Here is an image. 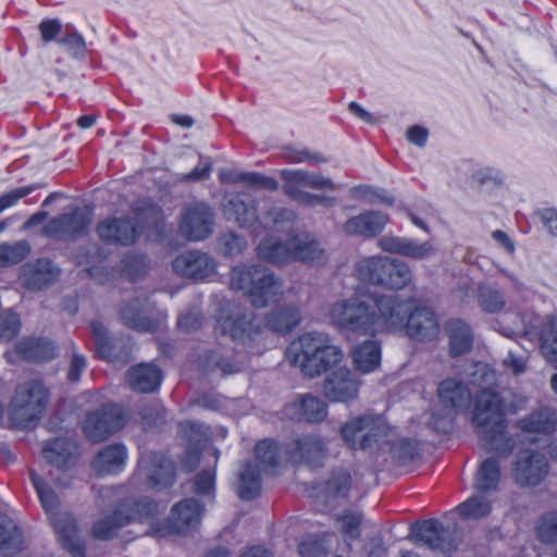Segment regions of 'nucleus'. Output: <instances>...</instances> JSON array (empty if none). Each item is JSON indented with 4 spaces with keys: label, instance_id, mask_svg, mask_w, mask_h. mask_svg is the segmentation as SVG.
<instances>
[{
    "label": "nucleus",
    "instance_id": "obj_1",
    "mask_svg": "<svg viewBox=\"0 0 557 557\" xmlns=\"http://www.w3.org/2000/svg\"><path fill=\"white\" fill-rule=\"evenodd\" d=\"M327 317L341 331L359 335L405 332L413 341L430 343L442 334L440 318L432 308L400 296H381L373 306L357 296L341 299L330 307Z\"/></svg>",
    "mask_w": 557,
    "mask_h": 557
},
{
    "label": "nucleus",
    "instance_id": "obj_2",
    "mask_svg": "<svg viewBox=\"0 0 557 557\" xmlns=\"http://www.w3.org/2000/svg\"><path fill=\"white\" fill-rule=\"evenodd\" d=\"M205 507L194 498H186L171 509L170 521L156 519L159 506L148 498L125 499L115 508L111 516L95 522L92 535L99 540H108L116 534L120 528L132 523L148 524L147 533L156 537L187 532L197 528L202 519Z\"/></svg>",
    "mask_w": 557,
    "mask_h": 557
},
{
    "label": "nucleus",
    "instance_id": "obj_3",
    "mask_svg": "<svg viewBox=\"0 0 557 557\" xmlns=\"http://www.w3.org/2000/svg\"><path fill=\"white\" fill-rule=\"evenodd\" d=\"M344 443L354 450L387 451L398 459L412 455V445L399 436L383 416L363 414L346 421L341 428Z\"/></svg>",
    "mask_w": 557,
    "mask_h": 557
},
{
    "label": "nucleus",
    "instance_id": "obj_4",
    "mask_svg": "<svg viewBox=\"0 0 557 557\" xmlns=\"http://www.w3.org/2000/svg\"><path fill=\"white\" fill-rule=\"evenodd\" d=\"M285 357L304 375L318 377L341 366L344 352L327 334L306 332L288 345Z\"/></svg>",
    "mask_w": 557,
    "mask_h": 557
},
{
    "label": "nucleus",
    "instance_id": "obj_5",
    "mask_svg": "<svg viewBox=\"0 0 557 557\" xmlns=\"http://www.w3.org/2000/svg\"><path fill=\"white\" fill-rule=\"evenodd\" d=\"M473 423L482 445L499 457H508L516 447V441L506 431L502 400L493 391H482L475 400Z\"/></svg>",
    "mask_w": 557,
    "mask_h": 557
},
{
    "label": "nucleus",
    "instance_id": "obj_6",
    "mask_svg": "<svg viewBox=\"0 0 557 557\" xmlns=\"http://www.w3.org/2000/svg\"><path fill=\"white\" fill-rule=\"evenodd\" d=\"M231 286L244 290L257 308L275 302L283 295L281 278L269 269L256 265L234 268L231 272Z\"/></svg>",
    "mask_w": 557,
    "mask_h": 557
},
{
    "label": "nucleus",
    "instance_id": "obj_7",
    "mask_svg": "<svg viewBox=\"0 0 557 557\" xmlns=\"http://www.w3.org/2000/svg\"><path fill=\"white\" fill-rule=\"evenodd\" d=\"M224 213L228 220H233L242 227L282 230L285 224L293 222L294 213L284 208H275L262 215L257 214L255 200L247 195H236L225 205Z\"/></svg>",
    "mask_w": 557,
    "mask_h": 557
},
{
    "label": "nucleus",
    "instance_id": "obj_8",
    "mask_svg": "<svg viewBox=\"0 0 557 557\" xmlns=\"http://www.w3.org/2000/svg\"><path fill=\"white\" fill-rule=\"evenodd\" d=\"M32 482L37 491L38 497L49 515L51 523L62 545L75 557L83 556V546L78 537L77 525L67 512H59V500L55 493L35 472L30 473Z\"/></svg>",
    "mask_w": 557,
    "mask_h": 557
},
{
    "label": "nucleus",
    "instance_id": "obj_9",
    "mask_svg": "<svg viewBox=\"0 0 557 557\" xmlns=\"http://www.w3.org/2000/svg\"><path fill=\"white\" fill-rule=\"evenodd\" d=\"M48 403V392L38 381L25 382L17 386L10 405L12 420L26 428L39 419Z\"/></svg>",
    "mask_w": 557,
    "mask_h": 557
},
{
    "label": "nucleus",
    "instance_id": "obj_10",
    "mask_svg": "<svg viewBox=\"0 0 557 557\" xmlns=\"http://www.w3.org/2000/svg\"><path fill=\"white\" fill-rule=\"evenodd\" d=\"M511 476L521 487L539 486L549 473V462L546 456L535 449H521L511 463Z\"/></svg>",
    "mask_w": 557,
    "mask_h": 557
},
{
    "label": "nucleus",
    "instance_id": "obj_11",
    "mask_svg": "<svg viewBox=\"0 0 557 557\" xmlns=\"http://www.w3.org/2000/svg\"><path fill=\"white\" fill-rule=\"evenodd\" d=\"M282 177L286 182V193L297 201L307 205L321 202L322 198L305 191V188L322 191H332L336 188L331 178L319 173L302 170H283Z\"/></svg>",
    "mask_w": 557,
    "mask_h": 557
},
{
    "label": "nucleus",
    "instance_id": "obj_12",
    "mask_svg": "<svg viewBox=\"0 0 557 557\" xmlns=\"http://www.w3.org/2000/svg\"><path fill=\"white\" fill-rule=\"evenodd\" d=\"M311 242L306 237H293L286 243H282L272 235L267 236L257 245L258 256L273 264H285L296 259H311L304 249Z\"/></svg>",
    "mask_w": 557,
    "mask_h": 557
},
{
    "label": "nucleus",
    "instance_id": "obj_13",
    "mask_svg": "<svg viewBox=\"0 0 557 557\" xmlns=\"http://www.w3.org/2000/svg\"><path fill=\"white\" fill-rule=\"evenodd\" d=\"M136 478L148 487H166L173 483V462L162 454H141Z\"/></svg>",
    "mask_w": 557,
    "mask_h": 557
},
{
    "label": "nucleus",
    "instance_id": "obj_14",
    "mask_svg": "<svg viewBox=\"0 0 557 557\" xmlns=\"http://www.w3.org/2000/svg\"><path fill=\"white\" fill-rule=\"evenodd\" d=\"M361 381L343 366L329 371L323 384L324 396L334 403H348L357 398Z\"/></svg>",
    "mask_w": 557,
    "mask_h": 557
},
{
    "label": "nucleus",
    "instance_id": "obj_15",
    "mask_svg": "<svg viewBox=\"0 0 557 557\" xmlns=\"http://www.w3.org/2000/svg\"><path fill=\"white\" fill-rule=\"evenodd\" d=\"M124 424L125 418L119 407L103 406L101 410L88 413L83 429L89 440L100 442L123 428Z\"/></svg>",
    "mask_w": 557,
    "mask_h": 557
},
{
    "label": "nucleus",
    "instance_id": "obj_16",
    "mask_svg": "<svg viewBox=\"0 0 557 557\" xmlns=\"http://www.w3.org/2000/svg\"><path fill=\"white\" fill-rule=\"evenodd\" d=\"M181 232L191 240L207 238L213 228V214L205 203H195L187 207L183 213Z\"/></svg>",
    "mask_w": 557,
    "mask_h": 557
},
{
    "label": "nucleus",
    "instance_id": "obj_17",
    "mask_svg": "<svg viewBox=\"0 0 557 557\" xmlns=\"http://www.w3.org/2000/svg\"><path fill=\"white\" fill-rule=\"evenodd\" d=\"M410 540L414 544H423L442 553L449 550V529L438 520H428L416 523L411 528Z\"/></svg>",
    "mask_w": 557,
    "mask_h": 557
},
{
    "label": "nucleus",
    "instance_id": "obj_18",
    "mask_svg": "<svg viewBox=\"0 0 557 557\" xmlns=\"http://www.w3.org/2000/svg\"><path fill=\"white\" fill-rule=\"evenodd\" d=\"M143 228L128 219L112 218L103 220L97 227V233L103 242L128 245L135 242Z\"/></svg>",
    "mask_w": 557,
    "mask_h": 557
},
{
    "label": "nucleus",
    "instance_id": "obj_19",
    "mask_svg": "<svg viewBox=\"0 0 557 557\" xmlns=\"http://www.w3.org/2000/svg\"><path fill=\"white\" fill-rule=\"evenodd\" d=\"M173 269L182 276L199 280L214 272L215 262L205 252L188 251L176 257Z\"/></svg>",
    "mask_w": 557,
    "mask_h": 557
},
{
    "label": "nucleus",
    "instance_id": "obj_20",
    "mask_svg": "<svg viewBox=\"0 0 557 557\" xmlns=\"http://www.w3.org/2000/svg\"><path fill=\"white\" fill-rule=\"evenodd\" d=\"M377 244L384 251L418 260L429 258L435 251L431 242H419L408 237L388 235L382 237Z\"/></svg>",
    "mask_w": 557,
    "mask_h": 557
},
{
    "label": "nucleus",
    "instance_id": "obj_21",
    "mask_svg": "<svg viewBox=\"0 0 557 557\" xmlns=\"http://www.w3.org/2000/svg\"><path fill=\"white\" fill-rule=\"evenodd\" d=\"M453 381L445 380L438 386L437 400L433 405L430 419L431 426L438 433L446 434L453 426Z\"/></svg>",
    "mask_w": 557,
    "mask_h": 557
},
{
    "label": "nucleus",
    "instance_id": "obj_22",
    "mask_svg": "<svg viewBox=\"0 0 557 557\" xmlns=\"http://www.w3.org/2000/svg\"><path fill=\"white\" fill-rule=\"evenodd\" d=\"M90 222V213L86 210L77 209L72 213L62 214L50 221L46 226V233L50 236H75L83 233Z\"/></svg>",
    "mask_w": 557,
    "mask_h": 557
},
{
    "label": "nucleus",
    "instance_id": "obj_23",
    "mask_svg": "<svg viewBox=\"0 0 557 557\" xmlns=\"http://www.w3.org/2000/svg\"><path fill=\"white\" fill-rule=\"evenodd\" d=\"M326 444L318 435H305L299 437L288 455L293 461L305 462L308 465H318L326 456ZM287 454V451H285Z\"/></svg>",
    "mask_w": 557,
    "mask_h": 557
},
{
    "label": "nucleus",
    "instance_id": "obj_24",
    "mask_svg": "<svg viewBox=\"0 0 557 557\" xmlns=\"http://www.w3.org/2000/svg\"><path fill=\"white\" fill-rule=\"evenodd\" d=\"M388 222L380 211H367L347 220L344 232L350 236L374 237L380 234Z\"/></svg>",
    "mask_w": 557,
    "mask_h": 557
},
{
    "label": "nucleus",
    "instance_id": "obj_25",
    "mask_svg": "<svg viewBox=\"0 0 557 557\" xmlns=\"http://www.w3.org/2000/svg\"><path fill=\"white\" fill-rule=\"evenodd\" d=\"M127 451L123 445H109L95 457L92 469L98 475L117 473L125 467Z\"/></svg>",
    "mask_w": 557,
    "mask_h": 557
},
{
    "label": "nucleus",
    "instance_id": "obj_26",
    "mask_svg": "<svg viewBox=\"0 0 557 557\" xmlns=\"http://www.w3.org/2000/svg\"><path fill=\"white\" fill-rule=\"evenodd\" d=\"M540 327L541 351L550 363H557V315H546ZM552 387L557 394V373L552 376Z\"/></svg>",
    "mask_w": 557,
    "mask_h": 557
},
{
    "label": "nucleus",
    "instance_id": "obj_27",
    "mask_svg": "<svg viewBox=\"0 0 557 557\" xmlns=\"http://www.w3.org/2000/svg\"><path fill=\"white\" fill-rule=\"evenodd\" d=\"M382 351L377 342L369 339L358 344L351 351L355 368L363 373H372L381 366Z\"/></svg>",
    "mask_w": 557,
    "mask_h": 557
},
{
    "label": "nucleus",
    "instance_id": "obj_28",
    "mask_svg": "<svg viewBox=\"0 0 557 557\" xmlns=\"http://www.w3.org/2000/svg\"><path fill=\"white\" fill-rule=\"evenodd\" d=\"M161 372L152 364H138L129 369L127 381L135 391L149 393L157 389L161 384Z\"/></svg>",
    "mask_w": 557,
    "mask_h": 557
},
{
    "label": "nucleus",
    "instance_id": "obj_29",
    "mask_svg": "<svg viewBox=\"0 0 557 557\" xmlns=\"http://www.w3.org/2000/svg\"><path fill=\"white\" fill-rule=\"evenodd\" d=\"M289 410H293L290 417L308 422H320L327 414L326 405L318 397L305 395L294 401Z\"/></svg>",
    "mask_w": 557,
    "mask_h": 557
},
{
    "label": "nucleus",
    "instance_id": "obj_30",
    "mask_svg": "<svg viewBox=\"0 0 557 557\" xmlns=\"http://www.w3.org/2000/svg\"><path fill=\"white\" fill-rule=\"evenodd\" d=\"M45 458L58 468L71 466L77 454V445L65 438H57L42 449Z\"/></svg>",
    "mask_w": 557,
    "mask_h": 557
},
{
    "label": "nucleus",
    "instance_id": "obj_31",
    "mask_svg": "<svg viewBox=\"0 0 557 557\" xmlns=\"http://www.w3.org/2000/svg\"><path fill=\"white\" fill-rule=\"evenodd\" d=\"M386 256H371L361 258L356 264L357 277L369 284L382 285L386 272Z\"/></svg>",
    "mask_w": 557,
    "mask_h": 557
},
{
    "label": "nucleus",
    "instance_id": "obj_32",
    "mask_svg": "<svg viewBox=\"0 0 557 557\" xmlns=\"http://www.w3.org/2000/svg\"><path fill=\"white\" fill-rule=\"evenodd\" d=\"M218 327L223 334H230L234 339L244 341L250 337L255 326L252 321L247 319L242 311L236 308L231 314H222L218 322Z\"/></svg>",
    "mask_w": 557,
    "mask_h": 557
},
{
    "label": "nucleus",
    "instance_id": "obj_33",
    "mask_svg": "<svg viewBox=\"0 0 557 557\" xmlns=\"http://www.w3.org/2000/svg\"><path fill=\"white\" fill-rule=\"evenodd\" d=\"M17 355L29 361H48L52 359L57 349L54 345L41 338H27L17 344Z\"/></svg>",
    "mask_w": 557,
    "mask_h": 557
},
{
    "label": "nucleus",
    "instance_id": "obj_34",
    "mask_svg": "<svg viewBox=\"0 0 557 557\" xmlns=\"http://www.w3.org/2000/svg\"><path fill=\"white\" fill-rule=\"evenodd\" d=\"M385 268L386 272L381 286L389 289H403L412 282V272L406 262L388 257Z\"/></svg>",
    "mask_w": 557,
    "mask_h": 557
},
{
    "label": "nucleus",
    "instance_id": "obj_35",
    "mask_svg": "<svg viewBox=\"0 0 557 557\" xmlns=\"http://www.w3.org/2000/svg\"><path fill=\"white\" fill-rule=\"evenodd\" d=\"M300 310L296 305L275 309L267 318L265 327L276 333H287L300 322Z\"/></svg>",
    "mask_w": 557,
    "mask_h": 557
},
{
    "label": "nucleus",
    "instance_id": "obj_36",
    "mask_svg": "<svg viewBox=\"0 0 557 557\" xmlns=\"http://www.w3.org/2000/svg\"><path fill=\"white\" fill-rule=\"evenodd\" d=\"M478 304L482 311L486 313H497L506 306L504 292L495 285L478 283Z\"/></svg>",
    "mask_w": 557,
    "mask_h": 557
},
{
    "label": "nucleus",
    "instance_id": "obj_37",
    "mask_svg": "<svg viewBox=\"0 0 557 557\" xmlns=\"http://www.w3.org/2000/svg\"><path fill=\"white\" fill-rule=\"evenodd\" d=\"M219 177L222 182H243L253 187H263L268 189H275L277 187V184L273 178L263 176L256 172L243 173L231 169H221L219 171Z\"/></svg>",
    "mask_w": 557,
    "mask_h": 557
},
{
    "label": "nucleus",
    "instance_id": "obj_38",
    "mask_svg": "<svg viewBox=\"0 0 557 557\" xmlns=\"http://www.w3.org/2000/svg\"><path fill=\"white\" fill-rule=\"evenodd\" d=\"M256 458L264 472L274 473L283 459V449L274 441L263 440L256 445Z\"/></svg>",
    "mask_w": 557,
    "mask_h": 557
},
{
    "label": "nucleus",
    "instance_id": "obj_39",
    "mask_svg": "<svg viewBox=\"0 0 557 557\" xmlns=\"http://www.w3.org/2000/svg\"><path fill=\"white\" fill-rule=\"evenodd\" d=\"M518 428L524 433H550L555 429V420L550 411L545 408L519 420Z\"/></svg>",
    "mask_w": 557,
    "mask_h": 557
},
{
    "label": "nucleus",
    "instance_id": "obj_40",
    "mask_svg": "<svg viewBox=\"0 0 557 557\" xmlns=\"http://www.w3.org/2000/svg\"><path fill=\"white\" fill-rule=\"evenodd\" d=\"M59 274V270L50 260H39L36 267H33L24 275V283L33 288H41L51 283Z\"/></svg>",
    "mask_w": 557,
    "mask_h": 557
},
{
    "label": "nucleus",
    "instance_id": "obj_41",
    "mask_svg": "<svg viewBox=\"0 0 557 557\" xmlns=\"http://www.w3.org/2000/svg\"><path fill=\"white\" fill-rule=\"evenodd\" d=\"M260 487V471L255 465L247 463L238 474V495L244 499H251L258 495Z\"/></svg>",
    "mask_w": 557,
    "mask_h": 557
},
{
    "label": "nucleus",
    "instance_id": "obj_42",
    "mask_svg": "<svg viewBox=\"0 0 557 557\" xmlns=\"http://www.w3.org/2000/svg\"><path fill=\"white\" fill-rule=\"evenodd\" d=\"M500 479V466L496 458L488 457L480 466L476 487L481 492H492L497 488Z\"/></svg>",
    "mask_w": 557,
    "mask_h": 557
},
{
    "label": "nucleus",
    "instance_id": "obj_43",
    "mask_svg": "<svg viewBox=\"0 0 557 557\" xmlns=\"http://www.w3.org/2000/svg\"><path fill=\"white\" fill-rule=\"evenodd\" d=\"M534 534L545 545L557 543V510L545 511L536 518Z\"/></svg>",
    "mask_w": 557,
    "mask_h": 557
},
{
    "label": "nucleus",
    "instance_id": "obj_44",
    "mask_svg": "<svg viewBox=\"0 0 557 557\" xmlns=\"http://www.w3.org/2000/svg\"><path fill=\"white\" fill-rule=\"evenodd\" d=\"M351 487V479L348 472L334 473L325 484L326 502L332 504L345 499Z\"/></svg>",
    "mask_w": 557,
    "mask_h": 557
},
{
    "label": "nucleus",
    "instance_id": "obj_45",
    "mask_svg": "<svg viewBox=\"0 0 557 557\" xmlns=\"http://www.w3.org/2000/svg\"><path fill=\"white\" fill-rule=\"evenodd\" d=\"M22 544V533L15 523L5 516L0 515V549L8 552L18 550Z\"/></svg>",
    "mask_w": 557,
    "mask_h": 557
},
{
    "label": "nucleus",
    "instance_id": "obj_46",
    "mask_svg": "<svg viewBox=\"0 0 557 557\" xmlns=\"http://www.w3.org/2000/svg\"><path fill=\"white\" fill-rule=\"evenodd\" d=\"M457 509L460 517L468 520H478L486 517L491 512L492 506L486 497L475 495L460 504Z\"/></svg>",
    "mask_w": 557,
    "mask_h": 557
},
{
    "label": "nucleus",
    "instance_id": "obj_47",
    "mask_svg": "<svg viewBox=\"0 0 557 557\" xmlns=\"http://www.w3.org/2000/svg\"><path fill=\"white\" fill-rule=\"evenodd\" d=\"M91 332L95 336L96 347L98 354L107 360L112 361L114 359L113 343L108 335L107 329L100 322H92L90 324Z\"/></svg>",
    "mask_w": 557,
    "mask_h": 557
},
{
    "label": "nucleus",
    "instance_id": "obj_48",
    "mask_svg": "<svg viewBox=\"0 0 557 557\" xmlns=\"http://www.w3.org/2000/svg\"><path fill=\"white\" fill-rule=\"evenodd\" d=\"M473 346V333L469 324L455 320V356L467 354Z\"/></svg>",
    "mask_w": 557,
    "mask_h": 557
},
{
    "label": "nucleus",
    "instance_id": "obj_49",
    "mask_svg": "<svg viewBox=\"0 0 557 557\" xmlns=\"http://www.w3.org/2000/svg\"><path fill=\"white\" fill-rule=\"evenodd\" d=\"M30 247L26 242L15 245H0V267L22 261L29 253Z\"/></svg>",
    "mask_w": 557,
    "mask_h": 557
},
{
    "label": "nucleus",
    "instance_id": "obj_50",
    "mask_svg": "<svg viewBox=\"0 0 557 557\" xmlns=\"http://www.w3.org/2000/svg\"><path fill=\"white\" fill-rule=\"evenodd\" d=\"M342 532L350 539H357L360 534L359 527L362 523V516L359 511H346L336 518Z\"/></svg>",
    "mask_w": 557,
    "mask_h": 557
},
{
    "label": "nucleus",
    "instance_id": "obj_51",
    "mask_svg": "<svg viewBox=\"0 0 557 557\" xmlns=\"http://www.w3.org/2000/svg\"><path fill=\"white\" fill-rule=\"evenodd\" d=\"M219 246L224 255L237 256L247 248V240L234 232H228L220 237Z\"/></svg>",
    "mask_w": 557,
    "mask_h": 557
},
{
    "label": "nucleus",
    "instance_id": "obj_52",
    "mask_svg": "<svg viewBox=\"0 0 557 557\" xmlns=\"http://www.w3.org/2000/svg\"><path fill=\"white\" fill-rule=\"evenodd\" d=\"M21 330L18 317L13 312L0 315V341L13 338Z\"/></svg>",
    "mask_w": 557,
    "mask_h": 557
},
{
    "label": "nucleus",
    "instance_id": "obj_53",
    "mask_svg": "<svg viewBox=\"0 0 557 557\" xmlns=\"http://www.w3.org/2000/svg\"><path fill=\"white\" fill-rule=\"evenodd\" d=\"M478 284L470 278H460L455 289V299L461 305H469L473 299L478 298Z\"/></svg>",
    "mask_w": 557,
    "mask_h": 557
},
{
    "label": "nucleus",
    "instance_id": "obj_54",
    "mask_svg": "<svg viewBox=\"0 0 557 557\" xmlns=\"http://www.w3.org/2000/svg\"><path fill=\"white\" fill-rule=\"evenodd\" d=\"M472 180L478 186H499L503 184L504 177L499 171L486 168L476 171L472 175Z\"/></svg>",
    "mask_w": 557,
    "mask_h": 557
},
{
    "label": "nucleus",
    "instance_id": "obj_55",
    "mask_svg": "<svg viewBox=\"0 0 557 557\" xmlns=\"http://www.w3.org/2000/svg\"><path fill=\"white\" fill-rule=\"evenodd\" d=\"M215 475L212 470L199 473L194 482V491L199 495H211L214 492Z\"/></svg>",
    "mask_w": 557,
    "mask_h": 557
},
{
    "label": "nucleus",
    "instance_id": "obj_56",
    "mask_svg": "<svg viewBox=\"0 0 557 557\" xmlns=\"http://www.w3.org/2000/svg\"><path fill=\"white\" fill-rule=\"evenodd\" d=\"M296 237H306L311 242V244L308 245V247H306L304 249V251L307 255L312 256V258L311 259H298L299 261H302L306 263H315V262L323 261L325 259V250L321 246L319 240L315 238V236H313L311 234H300V235H297Z\"/></svg>",
    "mask_w": 557,
    "mask_h": 557
},
{
    "label": "nucleus",
    "instance_id": "obj_57",
    "mask_svg": "<svg viewBox=\"0 0 557 557\" xmlns=\"http://www.w3.org/2000/svg\"><path fill=\"white\" fill-rule=\"evenodd\" d=\"M34 190L32 186H23L15 189L10 190L0 197V214L14 205L17 203L18 200L26 197Z\"/></svg>",
    "mask_w": 557,
    "mask_h": 557
},
{
    "label": "nucleus",
    "instance_id": "obj_58",
    "mask_svg": "<svg viewBox=\"0 0 557 557\" xmlns=\"http://www.w3.org/2000/svg\"><path fill=\"white\" fill-rule=\"evenodd\" d=\"M122 319L131 327L138 331H149L152 329V323L140 313L135 314L131 307L122 310Z\"/></svg>",
    "mask_w": 557,
    "mask_h": 557
},
{
    "label": "nucleus",
    "instance_id": "obj_59",
    "mask_svg": "<svg viewBox=\"0 0 557 557\" xmlns=\"http://www.w3.org/2000/svg\"><path fill=\"white\" fill-rule=\"evenodd\" d=\"M46 41L58 39V44L73 55H79L85 50L83 37H44Z\"/></svg>",
    "mask_w": 557,
    "mask_h": 557
},
{
    "label": "nucleus",
    "instance_id": "obj_60",
    "mask_svg": "<svg viewBox=\"0 0 557 557\" xmlns=\"http://www.w3.org/2000/svg\"><path fill=\"white\" fill-rule=\"evenodd\" d=\"M406 138L410 144L423 148L429 139V131L424 126L413 125L407 129Z\"/></svg>",
    "mask_w": 557,
    "mask_h": 557
},
{
    "label": "nucleus",
    "instance_id": "obj_61",
    "mask_svg": "<svg viewBox=\"0 0 557 557\" xmlns=\"http://www.w3.org/2000/svg\"><path fill=\"white\" fill-rule=\"evenodd\" d=\"M542 223L547 227L552 236L557 237V210L554 208H546L539 212Z\"/></svg>",
    "mask_w": 557,
    "mask_h": 557
},
{
    "label": "nucleus",
    "instance_id": "obj_62",
    "mask_svg": "<svg viewBox=\"0 0 557 557\" xmlns=\"http://www.w3.org/2000/svg\"><path fill=\"white\" fill-rule=\"evenodd\" d=\"M86 366L87 363L85 358L74 352L67 374L69 380L72 382L78 381L81 379L82 373L85 371Z\"/></svg>",
    "mask_w": 557,
    "mask_h": 557
},
{
    "label": "nucleus",
    "instance_id": "obj_63",
    "mask_svg": "<svg viewBox=\"0 0 557 557\" xmlns=\"http://www.w3.org/2000/svg\"><path fill=\"white\" fill-rule=\"evenodd\" d=\"M349 111L362 122L375 125L380 120L357 102L349 103Z\"/></svg>",
    "mask_w": 557,
    "mask_h": 557
},
{
    "label": "nucleus",
    "instance_id": "obj_64",
    "mask_svg": "<svg viewBox=\"0 0 557 557\" xmlns=\"http://www.w3.org/2000/svg\"><path fill=\"white\" fill-rule=\"evenodd\" d=\"M299 554L301 557H321L323 547L315 541H307L300 545Z\"/></svg>",
    "mask_w": 557,
    "mask_h": 557
}]
</instances>
